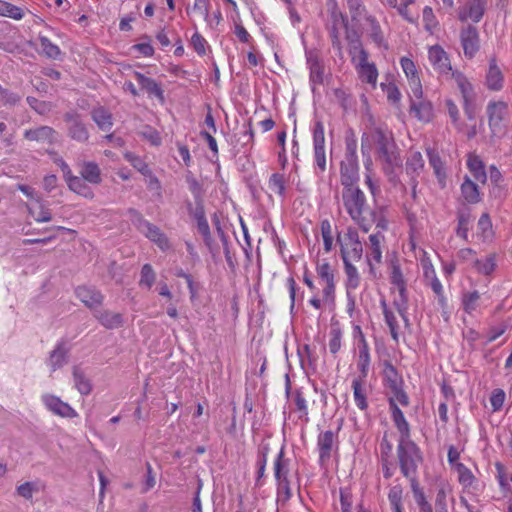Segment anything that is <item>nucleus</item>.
Instances as JSON below:
<instances>
[{
  "instance_id": "obj_13",
  "label": "nucleus",
  "mask_w": 512,
  "mask_h": 512,
  "mask_svg": "<svg viewBox=\"0 0 512 512\" xmlns=\"http://www.w3.org/2000/svg\"><path fill=\"white\" fill-rule=\"evenodd\" d=\"M313 142H314V156L317 167L324 171L326 169V155H325V136L324 126L320 121H317L313 131Z\"/></svg>"
},
{
  "instance_id": "obj_50",
  "label": "nucleus",
  "mask_w": 512,
  "mask_h": 512,
  "mask_svg": "<svg viewBox=\"0 0 512 512\" xmlns=\"http://www.w3.org/2000/svg\"><path fill=\"white\" fill-rule=\"evenodd\" d=\"M429 155V162L430 165L433 167L434 172L439 179L440 182H442L445 179V173L443 169V163L441 161V158L439 155L433 151H428Z\"/></svg>"
},
{
  "instance_id": "obj_23",
  "label": "nucleus",
  "mask_w": 512,
  "mask_h": 512,
  "mask_svg": "<svg viewBox=\"0 0 512 512\" xmlns=\"http://www.w3.org/2000/svg\"><path fill=\"white\" fill-rule=\"evenodd\" d=\"M487 112L489 116V126L495 130L500 127L506 115L507 106L503 102L490 103L487 107Z\"/></svg>"
},
{
  "instance_id": "obj_34",
  "label": "nucleus",
  "mask_w": 512,
  "mask_h": 512,
  "mask_svg": "<svg viewBox=\"0 0 512 512\" xmlns=\"http://www.w3.org/2000/svg\"><path fill=\"white\" fill-rule=\"evenodd\" d=\"M370 365V354L369 348L364 336L361 335V345L359 346V359H358V368L361 372L362 378H365L368 373Z\"/></svg>"
},
{
  "instance_id": "obj_44",
  "label": "nucleus",
  "mask_w": 512,
  "mask_h": 512,
  "mask_svg": "<svg viewBox=\"0 0 512 512\" xmlns=\"http://www.w3.org/2000/svg\"><path fill=\"white\" fill-rule=\"evenodd\" d=\"M393 306L397 310L398 314L402 317V319L407 322V310H408V296L407 290H404L402 293L398 292V297L394 299Z\"/></svg>"
},
{
  "instance_id": "obj_41",
  "label": "nucleus",
  "mask_w": 512,
  "mask_h": 512,
  "mask_svg": "<svg viewBox=\"0 0 512 512\" xmlns=\"http://www.w3.org/2000/svg\"><path fill=\"white\" fill-rule=\"evenodd\" d=\"M381 307L383 309V314L385 317L386 324L388 325L390 329V333L392 338L397 341L398 340V329L399 325L396 319V316L394 313L388 308L386 302L383 300L381 301Z\"/></svg>"
},
{
  "instance_id": "obj_37",
  "label": "nucleus",
  "mask_w": 512,
  "mask_h": 512,
  "mask_svg": "<svg viewBox=\"0 0 512 512\" xmlns=\"http://www.w3.org/2000/svg\"><path fill=\"white\" fill-rule=\"evenodd\" d=\"M461 192L464 199L469 203H477L480 199L478 186L469 178H466L462 183Z\"/></svg>"
},
{
  "instance_id": "obj_61",
  "label": "nucleus",
  "mask_w": 512,
  "mask_h": 512,
  "mask_svg": "<svg viewBox=\"0 0 512 512\" xmlns=\"http://www.w3.org/2000/svg\"><path fill=\"white\" fill-rule=\"evenodd\" d=\"M469 221V215L460 214L458 217V227L456 233L459 237L463 238L464 240H467Z\"/></svg>"
},
{
  "instance_id": "obj_48",
  "label": "nucleus",
  "mask_w": 512,
  "mask_h": 512,
  "mask_svg": "<svg viewBox=\"0 0 512 512\" xmlns=\"http://www.w3.org/2000/svg\"><path fill=\"white\" fill-rule=\"evenodd\" d=\"M39 491V488L37 486V483L35 482H25L21 485H19L16 488V492L18 496L26 499L31 500L34 493H37Z\"/></svg>"
},
{
  "instance_id": "obj_9",
  "label": "nucleus",
  "mask_w": 512,
  "mask_h": 512,
  "mask_svg": "<svg viewBox=\"0 0 512 512\" xmlns=\"http://www.w3.org/2000/svg\"><path fill=\"white\" fill-rule=\"evenodd\" d=\"M359 77L362 81L375 85L377 82L378 72L373 63L368 62V53L364 49H360L358 54L352 56Z\"/></svg>"
},
{
  "instance_id": "obj_57",
  "label": "nucleus",
  "mask_w": 512,
  "mask_h": 512,
  "mask_svg": "<svg viewBox=\"0 0 512 512\" xmlns=\"http://www.w3.org/2000/svg\"><path fill=\"white\" fill-rule=\"evenodd\" d=\"M349 8L352 20H359L365 12V6L361 0H345Z\"/></svg>"
},
{
  "instance_id": "obj_6",
  "label": "nucleus",
  "mask_w": 512,
  "mask_h": 512,
  "mask_svg": "<svg viewBox=\"0 0 512 512\" xmlns=\"http://www.w3.org/2000/svg\"><path fill=\"white\" fill-rule=\"evenodd\" d=\"M356 141L351 139L346 141L345 158L341 162V184L342 186L356 185L358 181V159L356 154Z\"/></svg>"
},
{
  "instance_id": "obj_45",
  "label": "nucleus",
  "mask_w": 512,
  "mask_h": 512,
  "mask_svg": "<svg viewBox=\"0 0 512 512\" xmlns=\"http://www.w3.org/2000/svg\"><path fill=\"white\" fill-rule=\"evenodd\" d=\"M451 76L453 78H455V80L458 84V87L462 93L464 102L465 103L469 102V98H470V95L472 92L471 84L466 80V78L461 73L454 72V73H452Z\"/></svg>"
},
{
  "instance_id": "obj_10",
  "label": "nucleus",
  "mask_w": 512,
  "mask_h": 512,
  "mask_svg": "<svg viewBox=\"0 0 512 512\" xmlns=\"http://www.w3.org/2000/svg\"><path fill=\"white\" fill-rule=\"evenodd\" d=\"M428 58L433 69L442 76H451L452 75V67L450 63V59L444 49L435 45L430 47L428 52Z\"/></svg>"
},
{
  "instance_id": "obj_14",
  "label": "nucleus",
  "mask_w": 512,
  "mask_h": 512,
  "mask_svg": "<svg viewBox=\"0 0 512 512\" xmlns=\"http://www.w3.org/2000/svg\"><path fill=\"white\" fill-rule=\"evenodd\" d=\"M75 294L85 306L94 312L98 310L104 300L102 293L94 287L79 286L76 288Z\"/></svg>"
},
{
  "instance_id": "obj_51",
  "label": "nucleus",
  "mask_w": 512,
  "mask_h": 512,
  "mask_svg": "<svg viewBox=\"0 0 512 512\" xmlns=\"http://www.w3.org/2000/svg\"><path fill=\"white\" fill-rule=\"evenodd\" d=\"M209 5V0H195L191 12L207 21L209 17Z\"/></svg>"
},
{
  "instance_id": "obj_19",
  "label": "nucleus",
  "mask_w": 512,
  "mask_h": 512,
  "mask_svg": "<svg viewBox=\"0 0 512 512\" xmlns=\"http://www.w3.org/2000/svg\"><path fill=\"white\" fill-rule=\"evenodd\" d=\"M134 77L141 88L150 96H155L161 103L165 101L163 89L153 79L146 77L140 72H134Z\"/></svg>"
},
{
  "instance_id": "obj_22",
  "label": "nucleus",
  "mask_w": 512,
  "mask_h": 512,
  "mask_svg": "<svg viewBox=\"0 0 512 512\" xmlns=\"http://www.w3.org/2000/svg\"><path fill=\"white\" fill-rule=\"evenodd\" d=\"M411 111L414 112L415 116L423 122H428L433 116V107L431 102L422 99V96L415 98L411 96Z\"/></svg>"
},
{
  "instance_id": "obj_47",
  "label": "nucleus",
  "mask_w": 512,
  "mask_h": 512,
  "mask_svg": "<svg viewBox=\"0 0 512 512\" xmlns=\"http://www.w3.org/2000/svg\"><path fill=\"white\" fill-rule=\"evenodd\" d=\"M40 47L42 53L45 54L48 58L56 59L60 55V49L58 46L53 44L48 38L41 37L40 38Z\"/></svg>"
},
{
  "instance_id": "obj_43",
  "label": "nucleus",
  "mask_w": 512,
  "mask_h": 512,
  "mask_svg": "<svg viewBox=\"0 0 512 512\" xmlns=\"http://www.w3.org/2000/svg\"><path fill=\"white\" fill-rule=\"evenodd\" d=\"M329 350L333 355H336L341 348L342 331L338 324H332L330 329Z\"/></svg>"
},
{
  "instance_id": "obj_54",
  "label": "nucleus",
  "mask_w": 512,
  "mask_h": 512,
  "mask_svg": "<svg viewBox=\"0 0 512 512\" xmlns=\"http://www.w3.org/2000/svg\"><path fill=\"white\" fill-rule=\"evenodd\" d=\"M294 403L297 411L300 413L299 418L303 419L305 422L308 421V409L306 399L304 398L301 391L297 390L295 392Z\"/></svg>"
},
{
  "instance_id": "obj_25",
  "label": "nucleus",
  "mask_w": 512,
  "mask_h": 512,
  "mask_svg": "<svg viewBox=\"0 0 512 512\" xmlns=\"http://www.w3.org/2000/svg\"><path fill=\"white\" fill-rule=\"evenodd\" d=\"M68 349L63 343H59L53 351H51L47 364L54 372L67 363Z\"/></svg>"
},
{
  "instance_id": "obj_62",
  "label": "nucleus",
  "mask_w": 512,
  "mask_h": 512,
  "mask_svg": "<svg viewBox=\"0 0 512 512\" xmlns=\"http://www.w3.org/2000/svg\"><path fill=\"white\" fill-rule=\"evenodd\" d=\"M457 470L459 472V481L466 486H470L474 480L471 471L461 463L457 464Z\"/></svg>"
},
{
  "instance_id": "obj_32",
  "label": "nucleus",
  "mask_w": 512,
  "mask_h": 512,
  "mask_svg": "<svg viewBox=\"0 0 512 512\" xmlns=\"http://www.w3.org/2000/svg\"><path fill=\"white\" fill-rule=\"evenodd\" d=\"M29 214L34 218L36 222H49L52 220V214L39 199L31 206H28Z\"/></svg>"
},
{
  "instance_id": "obj_64",
  "label": "nucleus",
  "mask_w": 512,
  "mask_h": 512,
  "mask_svg": "<svg viewBox=\"0 0 512 512\" xmlns=\"http://www.w3.org/2000/svg\"><path fill=\"white\" fill-rule=\"evenodd\" d=\"M505 400V393L501 389H495L490 397V402L494 411L501 409Z\"/></svg>"
},
{
  "instance_id": "obj_5",
  "label": "nucleus",
  "mask_w": 512,
  "mask_h": 512,
  "mask_svg": "<svg viewBox=\"0 0 512 512\" xmlns=\"http://www.w3.org/2000/svg\"><path fill=\"white\" fill-rule=\"evenodd\" d=\"M337 243L340 245V253L343 261L358 262L361 260L363 246L355 228L348 227L343 235L338 234Z\"/></svg>"
},
{
  "instance_id": "obj_29",
  "label": "nucleus",
  "mask_w": 512,
  "mask_h": 512,
  "mask_svg": "<svg viewBox=\"0 0 512 512\" xmlns=\"http://www.w3.org/2000/svg\"><path fill=\"white\" fill-rule=\"evenodd\" d=\"M93 121L97 124L99 129L109 131L113 126L112 114L103 107L94 109L91 112Z\"/></svg>"
},
{
  "instance_id": "obj_36",
  "label": "nucleus",
  "mask_w": 512,
  "mask_h": 512,
  "mask_svg": "<svg viewBox=\"0 0 512 512\" xmlns=\"http://www.w3.org/2000/svg\"><path fill=\"white\" fill-rule=\"evenodd\" d=\"M467 164L475 180L485 183L487 176L484 170V164L480 158L478 156H470Z\"/></svg>"
},
{
  "instance_id": "obj_49",
  "label": "nucleus",
  "mask_w": 512,
  "mask_h": 512,
  "mask_svg": "<svg viewBox=\"0 0 512 512\" xmlns=\"http://www.w3.org/2000/svg\"><path fill=\"white\" fill-rule=\"evenodd\" d=\"M269 189L278 195H283L285 191V178L282 174L274 173L269 180Z\"/></svg>"
},
{
  "instance_id": "obj_27",
  "label": "nucleus",
  "mask_w": 512,
  "mask_h": 512,
  "mask_svg": "<svg viewBox=\"0 0 512 512\" xmlns=\"http://www.w3.org/2000/svg\"><path fill=\"white\" fill-rule=\"evenodd\" d=\"M335 434L333 431L328 430L320 434L318 437V447L320 452V460L325 461L330 458L331 451L334 444Z\"/></svg>"
},
{
  "instance_id": "obj_31",
  "label": "nucleus",
  "mask_w": 512,
  "mask_h": 512,
  "mask_svg": "<svg viewBox=\"0 0 512 512\" xmlns=\"http://www.w3.org/2000/svg\"><path fill=\"white\" fill-rule=\"evenodd\" d=\"M424 167V160L420 152H412L406 162V172L411 179H416Z\"/></svg>"
},
{
  "instance_id": "obj_7",
  "label": "nucleus",
  "mask_w": 512,
  "mask_h": 512,
  "mask_svg": "<svg viewBox=\"0 0 512 512\" xmlns=\"http://www.w3.org/2000/svg\"><path fill=\"white\" fill-rule=\"evenodd\" d=\"M388 400L392 420L395 426L398 430H402L406 434L409 424L406 421L403 412L398 407V403L404 407L409 405V397L403 390V386H400L395 390L388 391Z\"/></svg>"
},
{
  "instance_id": "obj_12",
  "label": "nucleus",
  "mask_w": 512,
  "mask_h": 512,
  "mask_svg": "<svg viewBox=\"0 0 512 512\" xmlns=\"http://www.w3.org/2000/svg\"><path fill=\"white\" fill-rule=\"evenodd\" d=\"M400 63L413 96L415 98L423 96L422 84L415 63L407 57L401 58Z\"/></svg>"
},
{
  "instance_id": "obj_53",
  "label": "nucleus",
  "mask_w": 512,
  "mask_h": 512,
  "mask_svg": "<svg viewBox=\"0 0 512 512\" xmlns=\"http://www.w3.org/2000/svg\"><path fill=\"white\" fill-rule=\"evenodd\" d=\"M391 284L397 288L398 292L402 293L404 290H407L406 282L398 265H393L392 267Z\"/></svg>"
},
{
  "instance_id": "obj_58",
  "label": "nucleus",
  "mask_w": 512,
  "mask_h": 512,
  "mask_svg": "<svg viewBox=\"0 0 512 512\" xmlns=\"http://www.w3.org/2000/svg\"><path fill=\"white\" fill-rule=\"evenodd\" d=\"M292 496L290 481L277 483V501L285 504Z\"/></svg>"
},
{
  "instance_id": "obj_20",
  "label": "nucleus",
  "mask_w": 512,
  "mask_h": 512,
  "mask_svg": "<svg viewBox=\"0 0 512 512\" xmlns=\"http://www.w3.org/2000/svg\"><path fill=\"white\" fill-rule=\"evenodd\" d=\"M80 175L88 183L98 185L102 181L101 169L96 162L83 161L79 164Z\"/></svg>"
},
{
  "instance_id": "obj_2",
  "label": "nucleus",
  "mask_w": 512,
  "mask_h": 512,
  "mask_svg": "<svg viewBox=\"0 0 512 512\" xmlns=\"http://www.w3.org/2000/svg\"><path fill=\"white\" fill-rule=\"evenodd\" d=\"M373 145L376 146L377 157L386 174H392L396 167L401 166L402 161L391 132L380 126H375L363 133L361 137L363 154L366 150H370Z\"/></svg>"
},
{
  "instance_id": "obj_28",
  "label": "nucleus",
  "mask_w": 512,
  "mask_h": 512,
  "mask_svg": "<svg viewBox=\"0 0 512 512\" xmlns=\"http://www.w3.org/2000/svg\"><path fill=\"white\" fill-rule=\"evenodd\" d=\"M288 474L289 462L287 459H284V450L282 448L274 461V476L277 483L289 481Z\"/></svg>"
},
{
  "instance_id": "obj_4",
  "label": "nucleus",
  "mask_w": 512,
  "mask_h": 512,
  "mask_svg": "<svg viewBox=\"0 0 512 512\" xmlns=\"http://www.w3.org/2000/svg\"><path fill=\"white\" fill-rule=\"evenodd\" d=\"M128 214L132 224L148 239L154 242L159 249L162 251H168L171 249V243L168 237L160 230L159 227L145 220L141 213L133 208L128 209Z\"/></svg>"
},
{
  "instance_id": "obj_26",
  "label": "nucleus",
  "mask_w": 512,
  "mask_h": 512,
  "mask_svg": "<svg viewBox=\"0 0 512 512\" xmlns=\"http://www.w3.org/2000/svg\"><path fill=\"white\" fill-rule=\"evenodd\" d=\"M383 376L385 386L388 391L395 390L396 388L403 386V380L398 374L396 368L389 362H385Z\"/></svg>"
},
{
  "instance_id": "obj_59",
  "label": "nucleus",
  "mask_w": 512,
  "mask_h": 512,
  "mask_svg": "<svg viewBox=\"0 0 512 512\" xmlns=\"http://www.w3.org/2000/svg\"><path fill=\"white\" fill-rule=\"evenodd\" d=\"M476 266L480 273L489 275L494 271L496 267L495 258L493 255H490L483 261L477 260Z\"/></svg>"
},
{
  "instance_id": "obj_11",
  "label": "nucleus",
  "mask_w": 512,
  "mask_h": 512,
  "mask_svg": "<svg viewBox=\"0 0 512 512\" xmlns=\"http://www.w3.org/2000/svg\"><path fill=\"white\" fill-rule=\"evenodd\" d=\"M42 402L45 407L53 414L63 418H75L78 413L66 402L53 394H43Z\"/></svg>"
},
{
  "instance_id": "obj_1",
  "label": "nucleus",
  "mask_w": 512,
  "mask_h": 512,
  "mask_svg": "<svg viewBox=\"0 0 512 512\" xmlns=\"http://www.w3.org/2000/svg\"><path fill=\"white\" fill-rule=\"evenodd\" d=\"M343 207L351 219L364 232L375 224L377 229L386 230L387 220L382 208L371 210L364 192L358 185L344 186L341 192Z\"/></svg>"
},
{
  "instance_id": "obj_15",
  "label": "nucleus",
  "mask_w": 512,
  "mask_h": 512,
  "mask_svg": "<svg viewBox=\"0 0 512 512\" xmlns=\"http://www.w3.org/2000/svg\"><path fill=\"white\" fill-rule=\"evenodd\" d=\"M460 39L464 55L472 58L479 50V34L477 29L472 25H468L461 30Z\"/></svg>"
},
{
  "instance_id": "obj_24",
  "label": "nucleus",
  "mask_w": 512,
  "mask_h": 512,
  "mask_svg": "<svg viewBox=\"0 0 512 512\" xmlns=\"http://www.w3.org/2000/svg\"><path fill=\"white\" fill-rule=\"evenodd\" d=\"M503 74L497 66L495 59L490 60L486 76V84L490 90L499 91L503 87Z\"/></svg>"
},
{
  "instance_id": "obj_30",
  "label": "nucleus",
  "mask_w": 512,
  "mask_h": 512,
  "mask_svg": "<svg viewBox=\"0 0 512 512\" xmlns=\"http://www.w3.org/2000/svg\"><path fill=\"white\" fill-rule=\"evenodd\" d=\"M365 20L367 23V31L373 42L378 46L383 45L385 42L384 34L377 19L372 15H366Z\"/></svg>"
},
{
  "instance_id": "obj_18",
  "label": "nucleus",
  "mask_w": 512,
  "mask_h": 512,
  "mask_svg": "<svg viewBox=\"0 0 512 512\" xmlns=\"http://www.w3.org/2000/svg\"><path fill=\"white\" fill-rule=\"evenodd\" d=\"M94 317L100 322L102 326L107 329H117L123 326L124 319L121 313H116L110 310H95Z\"/></svg>"
},
{
  "instance_id": "obj_17",
  "label": "nucleus",
  "mask_w": 512,
  "mask_h": 512,
  "mask_svg": "<svg viewBox=\"0 0 512 512\" xmlns=\"http://www.w3.org/2000/svg\"><path fill=\"white\" fill-rule=\"evenodd\" d=\"M486 0H470L459 12V19L479 22L484 15Z\"/></svg>"
},
{
  "instance_id": "obj_38",
  "label": "nucleus",
  "mask_w": 512,
  "mask_h": 512,
  "mask_svg": "<svg viewBox=\"0 0 512 512\" xmlns=\"http://www.w3.org/2000/svg\"><path fill=\"white\" fill-rule=\"evenodd\" d=\"M24 14V10L21 7L0 0V16L21 20Z\"/></svg>"
},
{
  "instance_id": "obj_8",
  "label": "nucleus",
  "mask_w": 512,
  "mask_h": 512,
  "mask_svg": "<svg viewBox=\"0 0 512 512\" xmlns=\"http://www.w3.org/2000/svg\"><path fill=\"white\" fill-rule=\"evenodd\" d=\"M63 120L66 124L67 135L72 140L79 143L88 142L90 133L79 113L75 111L66 112L63 116Z\"/></svg>"
},
{
  "instance_id": "obj_63",
  "label": "nucleus",
  "mask_w": 512,
  "mask_h": 512,
  "mask_svg": "<svg viewBox=\"0 0 512 512\" xmlns=\"http://www.w3.org/2000/svg\"><path fill=\"white\" fill-rule=\"evenodd\" d=\"M310 79L313 83L323 82V67L318 61H313L310 66Z\"/></svg>"
},
{
  "instance_id": "obj_21",
  "label": "nucleus",
  "mask_w": 512,
  "mask_h": 512,
  "mask_svg": "<svg viewBox=\"0 0 512 512\" xmlns=\"http://www.w3.org/2000/svg\"><path fill=\"white\" fill-rule=\"evenodd\" d=\"M64 179L68 185V188L74 193L87 199H92L94 197L93 191L86 184L87 181L82 177L75 176L71 173Z\"/></svg>"
},
{
  "instance_id": "obj_39",
  "label": "nucleus",
  "mask_w": 512,
  "mask_h": 512,
  "mask_svg": "<svg viewBox=\"0 0 512 512\" xmlns=\"http://www.w3.org/2000/svg\"><path fill=\"white\" fill-rule=\"evenodd\" d=\"M352 262L353 261H343L345 274L347 276L346 286L348 289L354 290L359 287L360 275Z\"/></svg>"
},
{
  "instance_id": "obj_56",
  "label": "nucleus",
  "mask_w": 512,
  "mask_h": 512,
  "mask_svg": "<svg viewBox=\"0 0 512 512\" xmlns=\"http://www.w3.org/2000/svg\"><path fill=\"white\" fill-rule=\"evenodd\" d=\"M317 274L324 284L334 283V274L329 263L324 262L317 266Z\"/></svg>"
},
{
  "instance_id": "obj_55",
  "label": "nucleus",
  "mask_w": 512,
  "mask_h": 512,
  "mask_svg": "<svg viewBox=\"0 0 512 512\" xmlns=\"http://www.w3.org/2000/svg\"><path fill=\"white\" fill-rule=\"evenodd\" d=\"M402 488L400 485H395L390 488L388 499L391 504L392 510L402 508Z\"/></svg>"
},
{
  "instance_id": "obj_42",
  "label": "nucleus",
  "mask_w": 512,
  "mask_h": 512,
  "mask_svg": "<svg viewBox=\"0 0 512 512\" xmlns=\"http://www.w3.org/2000/svg\"><path fill=\"white\" fill-rule=\"evenodd\" d=\"M353 388V394L355 403L358 408L361 410H365L367 408V401H366V393L362 386V380L361 379H355L352 383Z\"/></svg>"
},
{
  "instance_id": "obj_52",
  "label": "nucleus",
  "mask_w": 512,
  "mask_h": 512,
  "mask_svg": "<svg viewBox=\"0 0 512 512\" xmlns=\"http://www.w3.org/2000/svg\"><path fill=\"white\" fill-rule=\"evenodd\" d=\"M155 282V272L150 264L143 265L141 269L140 285H144L147 288H151Z\"/></svg>"
},
{
  "instance_id": "obj_46",
  "label": "nucleus",
  "mask_w": 512,
  "mask_h": 512,
  "mask_svg": "<svg viewBox=\"0 0 512 512\" xmlns=\"http://www.w3.org/2000/svg\"><path fill=\"white\" fill-rule=\"evenodd\" d=\"M321 234L324 242V250L330 252L333 247L332 226L328 220L321 222Z\"/></svg>"
},
{
  "instance_id": "obj_16",
  "label": "nucleus",
  "mask_w": 512,
  "mask_h": 512,
  "mask_svg": "<svg viewBox=\"0 0 512 512\" xmlns=\"http://www.w3.org/2000/svg\"><path fill=\"white\" fill-rule=\"evenodd\" d=\"M58 133L50 126H40L34 129L26 130L24 138L28 141H36L40 143L54 144L57 140Z\"/></svg>"
},
{
  "instance_id": "obj_35",
  "label": "nucleus",
  "mask_w": 512,
  "mask_h": 512,
  "mask_svg": "<svg viewBox=\"0 0 512 512\" xmlns=\"http://www.w3.org/2000/svg\"><path fill=\"white\" fill-rule=\"evenodd\" d=\"M382 231L383 230L379 229L376 233L369 236L370 256L376 263H380L382 260L381 243L384 241Z\"/></svg>"
},
{
  "instance_id": "obj_3",
  "label": "nucleus",
  "mask_w": 512,
  "mask_h": 512,
  "mask_svg": "<svg viewBox=\"0 0 512 512\" xmlns=\"http://www.w3.org/2000/svg\"><path fill=\"white\" fill-rule=\"evenodd\" d=\"M400 439L397 447V456L402 474L405 477L416 475L418 464L422 461L421 453L417 445L409 439L410 427L407 433L398 430Z\"/></svg>"
},
{
  "instance_id": "obj_60",
  "label": "nucleus",
  "mask_w": 512,
  "mask_h": 512,
  "mask_svg": "<svg viewBox=\"0 0 512 512\" xmlns=\"http://www.w3.org/2000/svg\"><path fill=\"white\" fill-rule=\"evenodd\" d=\"M479 298H480V295L477 291L465 294L463 297L464 310L468 313H471L472 311H474Z\"/></svg>"
},
{
  "instance_id": "obj_40",
  "label": "nucleus",
  "mask_w": 512,
  "mask_h": 512,
  "mask_svg": "<svg viewBox=\"0 0 512 512\" xmlns=\"http://www.w3.org/2000/svg\"><path fill=\"white\" fill-rule=\"evenodd\" d=\"M73 377L77 390L82 395H88L91 392L90 381L85 377L83 371L77 366L73 368Z\"/></svg>"
},
{
  "instance_id": "obj_33",
  "label": "nucleus",
  "mask_w": 512,
  "mask_h": 512,
  "mask_svg": "<svg viewBox=\"0 0 512 512\" xmlns=\"http://www.w3.org/2000/svg\"><path fill=\"white\" fill-rule=\"evenodd\" d=\"M125 157L135 169H137L143 175L150 177V185L159 184L158 179L152 175L148 165L139 156H136L132 153H127Z\"/></svg>"
}]
</instances>
